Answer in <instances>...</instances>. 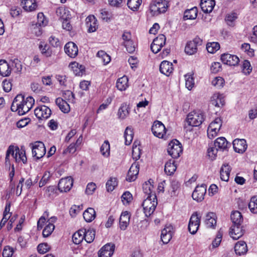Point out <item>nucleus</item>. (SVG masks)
I'll return each mask as SVG.
<instances>
[{
    "instance_id": "obj_62",
    "label": "nucleus",
    "mask_w": 257,
    "mask_h": 257,
    "mask_svg": "<svg viewBox=\"0 0 257 257\" xmlns=\"http://www.w3.org/2000/svg\"><path fill=\"white\" fill-rule=\"evenodd\" d=\"M50 248V245L47 243H40L37 247L38 251L41 254L46 253Z\"/></svg>"
},
{
    "instance_id": "obj_3",
    "label": "nucleus",
    "mask_w": 257,
    "mask_h": 257,
    "mask_svg": "<svg viewBox=\"0 0 257 257\" xmlns=\"http://www.w3.org/2000/svg\"><path fill=\"white\" fill-rule=\"evenodd\" d=\"M205 118V114L201 110H194L187 115V121L190 125L199 126L203 123Z\"/></svg>"
},
{
    "instance_id": "obj_47",
    "label": "nucleus",
    "mask_w": 257,
    "mask_h": 257,
    "mask_svg": "<svg viewBox=\"0 0 257 257\" xmlns=\"http://www.w3.org/2000/svg\"><path fill=\"white\" fill-rule=\"evenodd\" d=\"M100 152L105 157L110 155V145L108 141H105L100 147Z\"/></svg>"
},
{
    "instance_id": "obj_1",
    "label": "nucleus",
    "mask_w": 257,
    "mask_h": 257,
    "mask_svg": "<svg viewBox=\"0 0 257 257\" xmlns=\"http://www.w3.org/2000/svg\"><path fill=\"white\" fill-rule=\"evenodd\" d=\"M34 103L35 100L32 96L25 99L23 94H18L13 101L11 109L13 111H18L19 115H23L32 108Z\"/></svg>"
},
{
    "instance_id": "obj_21",
    "label": "nucleus",
    "mask_w": 257,
    "mask_h": 257,
    "mask_svg": "<svg viewBox=\"0 0 257 257\" xmlns=\"http://www.w3.org/2000/svg\"><path fill=\"white\" fill-rule=\"evenodd\" d=\"M64 50L66 54L71 58L75 57L78 54V50L77 46L72 42H69L65 45Z\"/></svg>"
},
{
    "instance_id": "obj_19",
    "label": "nucleus",
    "mask_w": 257,
    "mask_h": 257,
    "mask_svg": "<svg viewBox=\"0 0 257 257\" xmlns=\"http://www.w3.org/2000/svg\"><path fill=\"white\" fill-rule=\"evenodd\" d=\"M235 152L242 154L247 149V145L244 139H235L232 143Z\"/></svg>"
},
{
    "instance_id": "obj_55",
    "label": "nucleus",
    "mask_w": 257,
    "mask_h": 257,
    "mask_svg": "<svg viewBox=\"0 0 257 257\" xmlns=\"http://www.w3.org/2000/svg\"><path fill=\"white\" fill-rule=\"evenodd\" d=\"M46 225L43 230V235L45 237H48L51 234L55 228V226L53 223L50 224L46 223Z\"/></svg>"
},
{
    "instance_id": "obj_12",
    "label": "nucleus",
    "mask_w": 257,
    "mask_h": 257,
    "mask_svg": "<svg viewBox=\"0 0 257 257\" xmlns=\"http://www.w3.org/2000/svg\"><path fill=\"white\" fill-rule=\"evenodd\" d=\"M34 113L39 119H46L50 116L51 110L46 105H41L35 108Z\"/></svg>"
},
{
    "instance_id": "obj_28",
    "label": "nucleus",
    "mask_w": 257,
    "mask_h": 257,
    "mask_svg": "<svg viewBox=\"0 0 257 257\" xmlns=\"http://www.w3.org/2000/svg\"><path fill=\"white\" fill-rule=\"evenodd\" d=\"M235 253L239 255H244L247 251L246 243L244 241H238L234 246Z\"/></svg>"
},
{
    "instance_id": "obj_17",
    "label": "nucleus",
    "mask_w": 257,
    "mask_h": 257,
    "mask_svg": "<svg viewBox=\"0 0 257 257\" xmlns=\"http://www.w3.org/2000/svg\"><path fill=\"white\" fill-rule=\"evenodd\" d=\"M243 233L244 230L242 229L241 224H232L230 228V235L234 240L239 239Z\"/></svg>"
},
{
    "instance_id": "obj_31",
    "label": "nucleus",
    "mask_w": 257,
    "mask_h": 257,
    "mask_svg": "<svg viewBox=\"0 0 257 257\" xmlns=\"http://www.w3.org/2000/svg\"><path fill=\"white\" fill-rule=\"evenodd\" d=\"M55 102L63 112L68 113L70 111L69 104L65 100L59 97L56 99Z\"/></svg>"
},
{
    "instance_id": "obj_44",
    "label": "nucleus",
    "mask_w": 257,
    "mask_h": 257,
    "mask_svg": "<svg viewBox=\"0 0 257 257\" xmlns=\"http://www.w3.org/2000/svg\"><path fill=\"white\" fill-rule=\"evenodd\" d=\"M152 181V180H150L148 182H145L143 185V191L148 196L155 195V194H152L154 186L151 184Z\"/></svg>"
},
{
    "instance_id": "obj_52",
    "label": "nucleus",
    "mask_w": 257,
    "mask_h": 257,
    "mask_svg": "<svg viewBox=\"0 0 257 257\" xmlns=\"http://www.w3.org/2000/svg\"><path fill=\"white\" fill-rule=\"evenodd\" d=\"M69 19L70 17L69 16L65 17L64 15L61 16V20H63L62 21V28L63 29L68 31H71L72 28L69 21Z\"/></svg>"
},
{
    "instance_id": "obj_25",
    "label": "nucleus",
    "mask_w": 257,
    "mask_h": 257,
    "mask_svg": "<svg viewBox=\"0 0 257 257\" xmlns=\"http://www.w3.org/2000/svg\"><path fill=\"white\" fill-rule=\"evenodd\" d=\"M86 25L88 28V32H95L97 28V20L94 16H89L86 19Z\"/></svg>"
},
{
    "instance_id": "obj_45",
    "label": "nucleus",
    "mask_w": 257,
    "mask_h": 257,
    "mask_svg": "<svg viewBox=\"0 0 257 257\" xmlns=\"http://www.w3.org/2000/svg\"><path fill=\"white\" fill-rule=\"evenodd\" d=\"M250 212L253 214L257 213V196H252L248 204Z\"/></svg>"
},
{
    "instance_id": "obj_14",
    "label": "nucleus",
    "mask_w": 257,
    "mask_h": 257,
    "mask_svg": "<svg viewBox=\"0 0 257 257\" xmlns=\"http://www.w3.org/2000/svg\"><path fill=\"white\" fill-rule=\"evenodd\" d=\"M207 186L205 184L198 185L192 193V198L198 202H200L204 199L206 192Z\"/></svg>"
},
{
    "instance_id": "obj_16",
    "label": "nucleus",
    "mask_w": 257,
    "mask_h": 257,
    "mask_svg": "<svg viewBox=\"0 0 257 257\" xmlns=\"http://www.w3.org/2000/svg\"><path fill=\"white\" fill-rule=\"evenodd\" d=\"M221 60L224 64L229 66H236L239 62V59L237 56L228 53L222 54Z\"/></svg>"
},
{
    "instance_id": "obj_23",
    "label": "nucleus",
    "mask_w": 257,
    "mask_h": 257,
    "mask_svg": "<svg viewBox=\"0 0 257 257\" xmlns=\"http://www.w3.org/2000/svg\"><path fill=\"white\" fill-rule=\"evenodd\" d=\"M173 71V64L168 61L164 60L160 65V71L161 73L169 76Z\"/></svg>"
},
{
    "instance_id": "obj_4",
    "label": "nucleus",
    "mask_w": 257,
    "mask_h": 257,
    "mask_svg": "<svg viewBox=\"0 0 257 257\" xmlns=\"http://www.w3.org/2000/svg\"><path fill=\"white\" fill-rule=\"evenodd\" d=\"M157 199L156 195L148 196L143 202L144 212L147 217L153 213L157 205Z\"/></svg>"
},
{
    "instance_id": "obj_18",
    "label": "nucleus",
    "mask_w": 257,
    "mask_h": 257,
    "mask_svg": "<svg viewBox=\"0 0 257 257\" xmlns=\"http://www.w3.org/2000/svg\"><path fill=\"white\" fill-rule=\"evenodd\" d=\"M173 226L170 225H166L162 230L161 238L164 244L168 243L172 237Z\"/></svg>"
},
{
    "instance_id": "obj_9",
    "label": "nucleus",
    "mask_w": 257,
    "mask_h": 257,
    "mask_svg": "<svg viewBox=\"0 0 257 257\" xmlns=\"http://www.w3.org/2000/svg\"><path fill=\"white\" fill-rule=\"evenodd\" d=\"M201 216L197 212L193 213L189 220L188 224V230L192 234H195L198 230L200 224Z\"/></svg>"
},
{
    "instance_id": "obj_60",
    "label": "nucleus",
    "mask_w": 257,
    "mask_h": 257,
    "mask_svg": "<svg viewBox=\"0 0 257 257\" xmlns=\"http://www.w3.org/2000/svg\"><path fill=\"white\" fill-rule=\"evenodd\" d=\"M83 209V205H73L70 209L69 213L72 217H75Z\"/></svg>"
},
{
    "instance_id": "obj_35",
    "label": "nucleus",
    "mask_w": 257,
    "mask_h": 257,
    "mask_svg": "<svg viewBox=\"0 0 257 257\" xmlns=\"http://www.w3.org/2000/svg\"><path fill=\"white\" fill-rule=\"evenodd\" d=\"M228 142L224 137L218 138L214 143V146L221 151L225 150L227 148Z\"/></svg>"
},
{
    "instance_id": "obj_49",
    "label": "nucleus",
    "mask_w": 257,
    "mask_h": 257,
    "mask_svg": "<svg viewBox=\"0 0 257 257\" xmlns=\"http://www.w3.org/2000/svg\"><path fill=\"white\" fill-rule=\"evenodd\" d=\"M39 48L41 53L46 57H50L52 55V51L50 50L49 46L46 44L43 45L42 43H40L39 45Z\"/></svg>"
},
{
    "instance_id": "obj_53",
    "label": "nucleus",
    "mask_w": 257,
    "mask_h": 257,
    "mask_svg": "<svg viewBox=\"0 0 257 257\" xmlns=\"http://www.w3.org/2000/svg\"><path fill=\"white\" fill-rule=\"evenodd\" d=\"M180 183L177 180H172L171 182V196H176L178 194Z\"/></svg>"
},
{
    "instance_id": "obj_64",
    "label": "nucleus",
    "mask_w": 257,
    "mask_h": 257,
    "mask_svg": "<svg viewBox=\"0 0 257 257\" xmlns=\"http://www.w3.org/2000/svg\"><path fill=\"white\" fill-rule=\"evenodd\" d=\"M224 80L221 77H217L212 81L213 85L216 86L217 88H220L223 87Z\"/></svg>"
},
{
    "instance_id": "obj_7",
    "label": "nucleus",
    "mask_w": 257,
    "mask_h": 257,
    "mask_svg": "<svg viewBox=\"0 0 257 257\" xmlns=\"http://www.w3.org/2000/svg\"><path fill=\"white\" fill-rule=\"evenodd\" d=\"M32 145V151L33 157L37 160L42 158L46 154V148L44 144L41 142H36Z\"/></svg>"
},
{
    "instance_id": "obj_15",
    "label": "nucleus",
    "mask_w": 257,
    "mask_h": 257,
    "mask_svg": "<svg viewBox=\"0 0 257 257\" xmlns=\"http://www.w3.org/2000/svg\"><path fill=\"white\" fill-rule=\"evenodd\" d=\"M115 244L113 243H107L99 250L98 252L99 257H110L115 249Z\"/></svg>"
},
{
    "instance_id": "obj_5",
    "label": "nucleus",
    "mask_w": 257,
    "mask_h": 257,
    "mask_svg": "<svg viewBox=\"0 0 257 257\" xmlns=\"http://www.w3.org/2000/svg\"><path fill=\"white\" fill-rule=\"evenodd\" d=\"M167 151L173 158H178L183 152L182 145L178 140H173L168 145Z\"/></svg>"
},
{
    "instance_id": "obj_57",
    "label": "nucleus",
    "mask_w": 257,
    "mask_h": 257,
    "mask_svg": "<svg viewBox=\"0 0 257 257\" xmlns=\"http://www.w3.org/2000/svg\"><path fill=\"white\" fill-rule=\"evenodd\" d=\"M133 200V196L128 191H125L121 196V200L124 205H128Z\"/></svg>"
},
{
    "instance_id": "obj_50",
    "label": "nucleus",
    "mask_w": 257,
    "mask_h": 257,
    "mask_svg": "<svg viewBox=\"0 0 257 257\" xmlns=\"http://www.w3.org/2000/svg\"><path fill=\"white\" fill-rule=\"evenodd\" d=\"M142 0H128L127 5L133 11H137L142 3Z\"/></svg>"
},
{
    "instance_id": "obj_48",
    "label": "nucleus",
    "mask_w": 257,
    "mask_h": 257,
    "mask_svg": "<svg viewBox=\"0 0 257 257\" xmlns=\"http://www.w3.org/2000/svg\"><path fill=\"white\" fill-rule=\"evenodd\" d=\"M185 78V85L188 90H191L194 85V80L193 75L191 74H187L184 76Z\"/></svg>"
},
{
    "instance_id": "obj_56",
    "label": "nucleus",
    "mask_w": 257,
    "mask_h": 257,
    "mask_svg": "<svg viewBox=\"0 0 257 257\" xmlns=\"http://www.w3.org/2000/svg\"><path fill=\"white\" fill-rule=\"evenodd\" d=\"M166 38L164 35L160 34L157 38H156L153 42L157 46H160L162 48L166 43Z\"/></svg>"
},
{
    "instance_id": "obj_43",
    "label": "nucleus",
    "mask_w": 257,
    "mask_h": 257,
    "mask_svg": "<svg viewBox=\"0 0 257 257\" xmlns=\"http://www.w3.org/2000/svg\"><path fill=\"white\" fill-rule=\"evenodd\" d=\"M220 48V45L218 42H208L206 44V49L208 53L213 54Z\"/></svg>"
},
{
    "instance_id": "obj_29",
    "label": "nucleus",
    "mask_w": 257,
    "mask_h": 257,
    "mask_svg": "<svg viewBox=\"0 0 257 257\" xmlns=\"http://www.w3.org/2000/svg\"><path fill=\"white\" fill-rule=\"evenodd\" d=\"M11 69L9 64L5 60H0V75L4 77H7L10 75Z\"/></svg>"
},
{
    "instance_id": "obj_36",
    "label": "nucleus",
    "mask_w": 257,
    "mask_h": 257,
    "mask_svg": "<svg viewBox=\"0 0 257 257\" xmlns=\"http://www.w3.org/2000/svg\"><path fill=\"white\" fill-rule=\"evenodd\" d=\"M83 215L84 220L86 222H90L95 218L96 213L93 208H88L84 211Z\"/></svg>"
},
{
    "instance_id": "obj_24",
    "label": "nucleus",
    "mask_w": 257,
    "mask_h": 257,
    "mask_svg": "<svg viewBox=\"0 0 257 257\" xmlns=\"http://www.w3.org/2000/svg\"><path fill=\"white\" fill-rule=\"evenodd\" d=\"M215 5L214 0H201L200 7L203 12L209 13L212 11Z\"/></svg>"
},
{
    "instance_id": "obj_37",
    "label": "nucleus",
    "mask_w": 257,
    "mask_h": 257,
    "mask_svg": "<svg viewBox=\"0 0 257 257\" xmlns=\"http://www.w3.org/2000/svg\"><path fill=\"white\" fill-rule=\"evenodd\" d=\"M174 163L175 161L173 160H170L166 163L164 171L168 175H172L175 172L177 167Z\"/></svg>"
},
{
    "instance_id": "obj_40",
    "label": "nucleus",
    "mask_w": 257,
    "mask_h": 257,
    "mask_svg": "<svg viewBox=\"0 0 257 257\" xmlns=\"http://www.w3.org/2000/svg\"><path fill=\"white\" fill-rule=\"evenodd\" d=\"M230 218L233 224H241L243 220L242 216L238 211H232L230 215Z\"/></svg>"
},
{
    "instance_id": "obj_61",
    "label": "nucleus",
    "mask_w": 257,
    "mask_h": 257,
    "mask_svg": "<svg viewBox=\"0 0 257 257\" xmlns=\"http://www.w3.org/2000/svg\"><path fill=\"white\" fill-rule=\"evenodd\" d=\"M12 66L16 69V72L20 74L21 73L23 69L22 62L18 59H15L12 61Z\"/></svg>"
},
{
    "instance_id": "obj_22",
    "label": "nucleus",
    "mask_w": 257,
    "mask_h": 257,
    "mask_svg": "<svg viewBox=\"0 0 257 257\" xmlns=\"http://www.w3.org/2000/svg\"><path fill=\"white\" fill-rule=\"evenodd\" d=\"M131 214L127 211H122L119 217V227L121 230L126 229L130 223Z\"/></svg>"
},
{
    "instance_id": "obj_33",
    "label": "nucleus",
    "mask_w": 257,
    "mask_h": 257,
    "mask_svg": "<svg viewBox=\"0 0 257 257\" xmlns=\"http://www.w3.org/2000/svg\"><path fill=\"white\" fill-rule=\"evenodd\" d=\"M22 5L23 9L28 12H32L36 10L37 4L35 0H22Z\"/></svg>"
},
{
    "instance_id": "obj_13",
    "label": "nucleus",
    "mask_w": 257,
    "mask_h": 257,
    "mask_svg": "<svg viewBox=\"0 0 257 257\" xmlns=\"http://www.w3.org/2000/svg\"><path fill=\"white\" fill-rule=\"evenodd\" d=\"M73 184V179L71 177L62 178L58 183V189L61 192H67L71 189Z\"/></svg>"
},
{
    "instance_id": "obj_51",
    "label": "nucleus",
    "mask_w": 257,
    "mask_h": 257,
    "mask_svg": "<svg viewBox=\"0 0 257 257\" xmlns=\"http://www.w3.org/2000/svg\"><path fill=\"white\" fill-rule=\"evenodd\" d=\"M237 18V15L235 13H231L226 15L225 20L229 26H233L234 21Z\"/></svg>"
},
{
    "instance_id": "obj_46",
    "label": "nucleus",
    "mask_w": 257,
    "mask_h": 257,
    "mask_svg": "<svg viewBox=\"0 0 257 257\" xmlns=\"http://www.w3.org/2000/svg\"><path fill=\"white\" fill-rule=\"evenodd\" d=\"M117 185V179L114 177H110L106 183V188L108 192L112 191Z\"/></svg>"
},
{
    "instance_id": "obj_2",
    "label": "nucleus",
    "mask_w": 257,
    "mask_h": 257,
    "mask_svg": "<svg viewBox=\"0 0 257 257\" xmlns=\"http://www.w3.org/2000/svg\"><path fill=\"white\" fill-rule=\"evenodd\" d=\"M168 7V2L166 0H154L150 4V11L152 16H158L165 13Z\"/></svg>"
},
{
    "instance_id": "obj_32",
    "label": "nucleus",
    "mask_w": 257,
    "mask_h": 257,
    "mask_svg": "<svg viewBox=\"0 0 257 257\" xmlns=\"http://www.w3.org/2000/svg\"><path fill=\"white\" fill-rule=\"evenodd\" d=\"M216 215L213 212H209L206 215L205 224L208 228H213L216 226Z\"/></svg>"
},
{
    "instance_id": "obj_6",
    "label": "nucleus",
    "mask_w": 257,
    "mask_h": 257,
    "mask_svg": "<svg viewBox=\"0 0 257 257\" xmlns=\"http://www.w3.org/2000/svg\"><path fill=\"white\" fill-rule=\"evenodd\" d=\"M222 120L220 118H216L212 122L210 123L208 127V137L210 139H212L215 137L220 130Z\"/></svg>"
},
{
    "instance_id": "obj_26",
    "label": "nucleus",
    "mask_w": 257,
    "mask_h": 257,
    "mask_svg": "<svg viewBox=\"0 0 257 257\" xmlns=\"http://www.w3.org/2000/svg\"><path fill=\"white\" fill-rule=\"evenodd\" d=\"M210 103L216 107L222 106L225 103L224 96L219 93L214 94L211 98Z\"/></svg>"
},
{
    "instance_id": "obj_39",
    "label": "nucleus",
    "mask_w": 257,
    "mask_h": 257,
    "mask_svg": "<svg viewBox=\"0 0 257 257\" xmlns=\"http://www.w3.org/2000/svg\"><path fill=\"white\" fill-rule=\"evenodd\" d=\"M197 16V9L194 7L191 9L186 10L184 14V18L185 20H194Z\"/></svg>"
},
{
    "instance_id": "obj_41",
    "label": "nucleus",
    "mask_w": 257,
    "mask_h": 257,
    "mask_svg": "<svg viewBox=\"0 0 257 257\" xmlns=\"http://www.w3.org/2000/svg\"><path fill=\"white\" fill-rule=\"evenodd\" d=\"M84 230V235L85 237L84 239L85 241L88 243L92 242L95 237V231L93 229H88V230H86L85 229H83Z\"/></svg>"
},
{
    "instance_id": "obj_30",
    "label": "nucleus",
    "mask_w": 257,
    "mask_h": 257,
    "mask_svg": "<svg viewBox=\"0 0 257 257\" xmlns=\"http://www.w3.org/2000/svg\"><path fill=\"white\" fill-rule=\"evenodd\" d=\"M231 168L227 164H223L220 171V178L222 181H228Z\"/></svg>"
},
{
    "instance_id": "obj_59",
    "label": "nucleus",
    "mask_w": 257,
    "mask_h": 257,
    "mask_svg": "<svg viewBox=\"0 0 257 257\" xmlns=\"http://www.w3.org/2000/svg\"><path fill=\"white\" fill-rule=\"evenodd\" d=\"M48 21L45 17L43 13H39L37 15V22L36 25L39 26H45L47 25Z\"/></svg>"
},
{
    "instance_id": "obj_38",
    "label": "nucleus",
    "mask_w": 257,
    "mask_h": 257,
    "mask_svg": "<svg viewBox=\"0 0 257 257\" xmlns=\"http://www.w3.org/2000/svg\"><path fill=\"white\" fill-rule=\"evenodd\" d=\"M84 230L79 229L77 231L75 232L72 236V241L76 244H80L85 237L84 234Z\"/></svg>"
},
{
    "instance_id": "obj_42",
    "label": "nucleus",
    "mask_w": 257,
    "mask_h": 257,
    "mask_svg": "<svg viewBox=\"0 0 257 257\" xmlns=\"http://www.w3.org/2000/svg\"><path fill=\"white\" fill-rule=\"evenodd\" d=\"M96 55L100 59L101 62L104 64V65L108 64L111 60L110 56L108 55L104 51H99L97 52Z\"/></svg>"
},
{
    "instance_id": "obj_10",
    "label": "nucleus",
    "mask_w": 257,
    "mask_h": 257,
    "mask_svg": "<svg viewBox=\"0 0 257 257\" xmlns=\"http://www.w3.org/2000/svg\"><path fill=\"white\" fill-rule=\"evenodd\" d=\"M152 132L154 135L159 138H164L166 130L164 124L158 120L154 121L152 126Z\"/></svg>"
},
{
    "instance_id": "obj_34",
    "label": "nucleus",
    "mask_w": 257,
    "mask_h": 257,
    "mask_svg": "<svg viewBox=\"0 0 257 257\" xmlns=\"http://www.w3.org/2000/svg\"><path fill=\"white\" fill-rule=\"evenodd\" d=\"M128 78L126 76L118 78L116 81V87L120 91H124L128 87Z\"/></svg>"
},
{
    "instance_id": "obj_20",
    "label": "nucleus",
    "mask_w": 257,
    "mask_h": 257,
    "mask_svg": "<svg viewBox=\"0 0 257 257\" xmlns=\"http://www.w3.org/2000/svg\"><path fill=\"white\" fill-rule=\"evenodd\" d=\"M139 172V165L137 163H134L131 166L126 176V180L128 182L135 181L137 178Z\"/></svg>"
},
{
    "instance_id": "obj_8",
    "label": "nucleus",
    "mask_w": 257,
    "mask_h": 257,
    "mask_svg": "<svg viewBox=\"0 0 257 257\" xmlns=\"http://www.w3.org/2000/svg\"><path fill=\"white\" fill-rule=\"evenodd\" d=\"M202 43V40L199 37H195L192 41L187 43L185 48V52L188 55H193L197 52V47L201 46Z\"/></svg>"
},
{
    "instance_id": "obj_63",
    "label": "nucleus",
    "mask_w": 257,
    "mask_h": 257,
    "mask_svg": "<svg viewBox=\"0 0 257 257\" xmlns=\"http://www.w3.org/2000/svg\"><path fill=\"white\" fill-rule=\"evenodd\" d=\"M15 250L14 249L10 246H6L3 250V257H12Z\"/></svg>"
},
{
    "instance_id": "obj_11",
    "label": "nucleus",
    "mask_w": 257,
    "mask_h": 257,
    "mask_svg": "<svg viewBox=\"0 0 257 257\" xmlns=\"http://www.w3.org/2000/svg\"><path fill=\"white\" fill-rule=\"evenodd\" d=\"M19 152V148L17 146H14L13 145H10L7 152L5 158V164L6 166H11V161L10 157L11 155L13 158H14L16 162L19 161L18 158V153Z\"/></svg>"
},
{
    "instance_id": "obj_58",
    "label": "nucleus",
    "mask_w": 257,
    "mask_h": 257,
    "mask_svg": "<svg viewBox=\"0 0 257 257\" xmlns=\"http://www.w3.org/2000/svg\"><path fill=\"white\" fill-rule=\"evenodd\" d=\"M241 68L242 72L245 75L249 74L252 70V67L249 61L246 60L243 61Z\"/></svg>"
},
{
    "instance_id": "obj_27",
    "label": "nucleus",
    "mask_w": 257,
    "mask_h": 257,
    "mask_svg": "<svg viewBox=\"0 0 257 257\" xmlns=\"http://www.w3.org/2000/svg\"><path fill=\"white\" fill-rule=\"evenodd\" d=\"M130 111V108L126 103H123L119 107L118 112L117 116L119 119H124L129 115Z\"/></svg>"
},
{
    "instance_id": "obj_54",
    "label": "nucleus",
    "mask_w": 257,
    "mask_h": 257,
    "mask_svg": "<svg viewBox=\"0 0 257 257\" xmlns=\"http://www.w3.org/2000/svg\"><path fill=\"white\" fill-rule=\"evenodd\" d=\"M218 151V149L214 145L211 146L208 148L207 155L211 160L213 161L216 159Z\"/></svg>"
}]
</instances>
